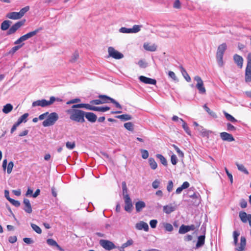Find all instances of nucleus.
<instances>
[{
  "label": "nucleus",
  "mask_w": 251,
  "mask_h": 251,
  "mask_svg": "<svg viewBox=\"0 0 251 251\" xmlns=\"http://www.w3.org/2000/svg\"><path fill=\"white\" fill-rule=\"evenodd\" d=\"M194 80L197 81L196 87L199 90V93L204 94L205 93L206 90L203 86V81L199 76H196L194 77Z\"/></svg>",
  "instance_id": "nucleus-7"
},
{
  "label": "nucleus",
  "mask_w": 251,
  "mask_h": 251,
  "mask_svg": "<svg viewBox=\"0 0 251 251\" xmlns=\"http://www.w3.org/2000/svg\"><path fill=\"white\" fill-rule=\"evenodd\" d=\"M189 197L193 199H196L197 200L195 202L197 204H199L200 201H199V198L200 197V195L199 193H194L192 195H189Z\"/></svg>",
  "instance_id": "nucleus-49"
},
{
  "label": "nucleus",
  "mask_w": 251,
  "mask_h": 251,
  "mask_svg": "<svg viewBox=\"0 0 251 251\" xmlns=\"http://www.w3.org/2000/svg\"><path fill=\"white\" fill-rule=\"evenodd\" d=\"M226 43H223L219 45L218 47L216 55L223 56L224 52L226 49Z\"/></svg>",
  "instance_id": "nucleus-18"
},
{
  "label": "nucleus",
  "mask_w": 251,
  "mask_h": 251,
  "mask_svg": "<svg viewBox=\"0 0 251 251\" xmlns=\"http://www.w3.org/2000/svg\"><path fill=\"white\" fill-rule=\"evenodd\" d=\"M203 108L205 110V111L211 116L213 117H215L216 116V114L214 112H213L212 111H211L209 108H208L206 104H204L203 105Z\"/></svg>",
  "instance_id": "nucleus-53"
},
{
  "label": "nucleus",
  "mask_w": 251,
  "mask_h": 251,
  "mask_svg": "<svg viewBox=\"0 0 251 251\" xmlns=\"http://www.w3.org/2000/svg\"><path fill=\"white\" fill-rule=\"evenodd\" d=\"M25 20L17 22L13 25L7 32V35H11L14 33L19 28H20L25 23Z\"/></svg>",
  "instance_id": "nucleus-8"
},
{
  "label": "nucleus",
  "mask_w": 251,
  "mask_h": 251,
  "mask_svg": "<svg viewBox=\"0 0 251 251\" xmlns=\"http://www.w3.org/2000/svg\"><path fill=\"white\" fill-rule=\"evenodd\" d=\"M149 163L151 168L152 170H155L157 167V164L154 158L150 157L149 159Z\"/></svg>",
  "instance_id": "nucleus-35"
},
{
  "label": "nucleus",
  "mask_w": 251,
  "mask_h": 251,
  "mask_svg": "<svg viewBox=\"0 0 251 251\" xmlns=\"http://www.w3.org/2000/svg\"><path fill=\"white\" fill-rule=\"evenodd\" d=\"M28 114L27 113L24 114L22 116H21L18 120L17 123L20 125L22 123H25L27 121V118L28 116Z\"/></svg>",
  "instance_id": "nucleus-33"
},
{
  "label": "nucleus",
  "mask_w": 251,
  "mask_h": 251,
  "mask_svg": "<svg viewBox=\"0 0 251 251\" xmlns=\"http://www.w3.org/2000/svg\"><path fill=\"white\" fill-rule=\"evenodd\" d=\"M203 232L204 234L202 235H201L198 237V241L196 245V249H198L202 246H203L205 243V227H203Z\"/></svg>",
  "instance_id": "nucleus-11"
},
{
  "label": "nucleus",
  "mask_w": 251,
  "mask_h": 251,
  "mask_svg": "<svg viewBox=\"0 0 251 251\" xmlns=\"http://www.w3.org/2000/svg\"><path fill=\"white\" fill-rule=\"evenodd\" d=\"M31 226L36 233L38 234H41L42 233L41 228L37 225L34 224H31Z\"/></svg>",
  "instance_id": "nucleus-44"
},
{
  "label": "nucleus",
  "mask_w": 251,
  "mask_h": 251,
  "mask_svg": "<svg viewBox=\"0 0 251 251\" xmlns=\"http://www.w3.org/2000/svg\"><path fill=\"white\" fill-rule=\"evenodd\" d=\"M99 244L101 247L107 251L117 248V247L112 241L107 240L101 239L100 240Z\"/></svg>",
  "instance_id": "nucleus-5"
},
{
  "label": "nucleus",
  "mask_w": 251,
  "mask_h": 251,
  "mask_svg": "<svg viewBox=\"0 0 251 251\" xmlns=\"http://www.w3.org/2000/svg\"><path fill=\"white\" fill-rule=\"evenodd\" d=\"M143 47L146 50L150 51H154L157 49V47L155 44L150 45L147 43H144Z\"/></svg>",
  "instance_id": "nucleus-24"
},
{
  "label": "nucleus",
  "mask_w": 251,
  "mask_h": 251,
  "mask_svg": "<svg viewBox=\"0 0 251 251\" xmlns=\"http://www.w3.org/2000/svg\"><path fill=\"white\" fill-rule=\"evenodd\" d=\"M220 136L221 138L225 141L232 142L235 140L233 136L226 132H223L220 133Z\"/></svg>",
  "instance_id": "nucleus-9"
},
{
  "label": "nucleus",
  "mask_w": 251,
  "mask_h": 251,
  "mask_svg": "<svg viewBox=\"0 0 251 251\" xmlns=\"http://www.w3.org/2000/svg\"><path fill=\"white\" fill-rule=\"evenodd\" d=\"M140 151L142 154V157L143 159H147L149 157V152L147 150L141 149Z\"/></svg>",
  "instance_id": "nucleus-51"
},
{
  "label": "nucleus",
  "mask_w": 251,
  "mask_h": 251,
  "mask_svg": "<svg viewBox=\"0 0 251 251\" xmlns=\"http://www.w3.org/2000/svg\"><path fill=\"white\" fill-rule=\"evenodd\" d=\"M176 207L172 204L167 205L163 206V211L166 214H170L176 210Z\"/></svg>",
  "instance_id": "nucleus-23"
},
{
  "label": "nucleus",
  "mask_w": 251,
  "mask_h": 251,
  "mask_svg": "<svg viewBox=\"0 0 251 251\" xmlns=\"http://www.w3.org/2000/svg\"><path fill=\"white\" fill-rule=\"evenodd\" d=\"M239 216L240 220L243 223H247L249 219V214H247L244 211H241L239 212Z\"/></svg>",
  "instance_id": "nucleus-28"
},
{
  "label": "nucleus",
  "mask_w": 251,
  "mask_h": 251,
  "mask_svg": "<svg viewBox=\"0 0 251 251\" xmlns=\"http://www.w3.org/2000/svg\"><path fill=\"white\" fill-rule=\"evenodd\" d=\"M246 246V239L245 236H242L240 238V242L239 246L235 248L238 251H244Z\"/></svg>",
  "instance_id": "nucleus-13"
},
{
  "label": "nucleus",
  "mask_w": 251,
  "mask_h": 251,
  "mask_svg": "<svg viewBox=\"0 0 251 251\" xmlns=\"http://www.w3.org/2000/svg\"><path fill=\"white\" fill-rule=\"evenodd\" d=\"M247 64L245 71V81L250 82L251 81V53H249L247 56Z\"/></svg>",
  "instance_id": "nucleus-3"
},
{
  "label": "nucleus",
  "mask_w": 251,
  "mask_h": 251,
  "mask_svg": "<svg viewBox=\"0 0 251 251\" xmlns=\"http://www.w3.org/2000/svg\"><path fill=\"white\" fill-rule=\"evenodd\" d=\"M189 231L190 230L188 226L182 225L179 228L178 233L179 234H183Z\"/></svg>",
  "instance_id": "nucleus-32"
},
{
  "label": "nucleus",
  "mask_w": 251,
  "mask_h": 251,
  "mask_svg": "<svg viewBox=\"0 0 251 251\" xmlns=\"http://www.w3.org/2000/svg\"><path fill=\"white\" fill-rule=\"evenodd\" d=\"M13 105L10 103H7L4 105L2 108V112L5 114H8L13 109Z\"/></svg>",
  "instance_id": "nucleus-30"
},
{
  "label": "nucleus",
  "mask_w": 251,
  "mask_h": 251,
  "mask_svg": "<svg viewBox=\"0 0 251 251\" xmlns=\"http://www.w3.org/2000/svg\"><path fill=\"white\" fill-rule=\"evenodd\" d=\"M137 64L141 68H145L147 66V64L143 60H139Z\"/></svg>",
  "instance_id": "nucleus-64"
},
{
  "label": "nucleus",
  "mask_w": 251,
  "mask_h": 251,
  "mask_svg": "<svg viewBox=\"0 0 251 251\" xmlns=\"http://www.w3.org/2000/svg\"><path fill=\"white\" fill-rule=\"evenodd\" d=\"M84 117L87 119V120L91 123H95L97 119V115L92 112H85Z\"/></svg>",
  "instance_id": "nucleus-16"
},
{
  "label": "nucleus",
  "mask_w": 251,
  "mask_h": 251,
  "mask_svg": "<svg viewBox=\"0 0 251 251\" xmlns=\"http://www.w3.org/2000/svg\"><path fill=\"white\" fill-rule=\"evenodd\" d=\"M124 127L129 131H133L134 130V125L131 122L124 124Z\"/></svg>",
  "instance_id": "nucleus-41"
},
{
  "label": "nucleus",
  "mask_w": 251,
  "mask_h": 251,
  "mask_svg": "<svg viewBox=\"0 0 251 251\" xmlns=\"http://www.w3.org/2000/svg\"><path fill=\"white\" fill-rule=\"evenodd\" d=\"M180 121L182 122V126L183 129L188 135H190L191 131L190 130L187 124L186 123V122L182 119H180Z\"/></svg>",
  "instance_id": "nucleus-36"
},
{
  "label": "nucleus",
  "mask_w": 251,
  "mask_h": 251,
  "mask_svg": "<svg viewBox=\"0 0 251 251\" xmlns=\"http://www.w3.org/2000/svg\"><path fill=\"white\" fill-rule=\"evenodd\" d=\"M59 116L57 113L52 112L48 115L47 118L43 122L42 125L44 127L53 126L58 120Z\"/></svg>",
  "instance_id": "nucleus-2"
},
{
  "label": "nucleus",
  "mask_w": 251,
  "mask_h": 251,
  "mask_svg": "<svg viewBox=\"0 0 251 251\" xmlns=\"http://www.w3.org/2000/svg\"><path fill=\"white\" fill-rule=\"evenodd\" d=\"M135 227L138 230H144L148 231L149 227L148 224L144 221H140L135 225Z\"/></svg>",
  "instance_id": "nucleus-12"
},
{
  "label": "nucleus",
  "mask_w": 251,
  "mask_h": 251,
  "mask_svg": "<svg viewBox=\"0 0 251 251\" xmlns=\"http://www.w3.org/2000/svg\"><path fill=\"white\" fill-rule=\"evenodd\" d=\"M108 55L115 59H120L124 57L123 53L116 50L113 47H109L108 48Z\"/></svg>",
  "instance_id": "nucleus-6"
},
{
  "label": "nucleus",
  "mask_w": 251,
  "mask_h": 251,
  "mask_svg": "<svg viewBox=\"0 0 251 251\" xmlns=\"http://www.w3.org/2000/svg\"><path fill=\"white\" fill-rule=\"evenodd\" d=\"M105 101L103 100L101 101L100 99V100H92L90 101V103L92 104L99 105L101 104H103Z\"/></svg>",
  "instance_id": "nucleus-58"
},
{
  "label": "nucleus",
  "mask_w": 251,
  "mask_h": 251,
  "mask_svg": "<svg viewBox=\"0 0 251 251\" xmlns=\"http://www.w3.org/2000/svg\"><path fill=\"white\" fill-rule=\"evenodd\" d=\"M24 204V207L23 209L27 213H31L32 211V207L29 200L25 199L23 201Z\"/></svg>",
  "instance_id": "nucleus-14"
},
{
  "label": "nucleus",
  "mask_w": 251,
  "mask_h": 251,
  "mask_svg": "<svg viewBox=\"0 0 251 251\" xmlns=\"http://www.w3.org/2000/svg\"><path fill=\"white\" fill-rule=\"evenodd\" d=\"M223 56L216 55V59L218 65L220 67H222L224 65V61L223 60Z\"/></svg>",
  "instance_id": "nucleus-48"
},
{
  "label": "nucleus",
  "mask_w": 251,
  "mask_h": 251,
  "mask_svg": "<svg viewBox=\"0 0 251 251\" xmlns=\"http://www.w3.org/2000/svg\"><path fill=\"white\" fill-rule=\"evenodd\" d=\"M139 79L140 81L145 84L155 85L156 83V80L155 79L147 77L145 76L141 75L139 76Z\"/></svg>",
  "instance_id": "nucleus-10"
},
{
  "label": "nucleus",
  "mask_w": 251,
  "mask_h": 251,
  "mask_svg": "<svg viewBox=\"0 0 251 251\" xmlns=\"http://www.w3.org/2000/svg\"><path fill=\"white\" fill-rule=\"evenodd\" d=\"M156 157L160 160V162L164 166L167 165V161L166 159L160 154H157Z\"/></svg>",
  "instance_id": "nucleus-38"
},
{
  "label": "nucleus",
  "mask_w": 251,
  "mask_h": 251,
  "mask_svg": "<svg viewBox=\"0 0 251 251\" xmlns=\"http://www.w3.org/2000/svg\"><path fill=\"white\" fill-rule=\"evenodd\" d=\"M29 10V7L28 6H26L23 8H22L20 11L19 12V14L22 18L25 14Z\"/></svg>",
  "instance_id": "nucleus-46"
},
{
  "label": "nucleus",
  "mask_w": 251,
  "mask_h": 251,
  "mask_svg": "<svg viewBox=\"0 0 251 251\" xmlns=\"http://www.w3.org/2000/svg\"><path fill=\"white\" fill-rule=\"evenodd\" d=\"M168 75H169V77L172 78L174 80H175V81L177 80V78L176 75V74L173 71H169L168 73Z\"/></svg>",
  "instance_id": "nucleus-62"
},
{
  "label": "nucleus",
  "mask_w": 251,
  "mask_h": 251,
  "mask_svg": "<svg viewBox=\"0 0 251 251\" xmlns=\"http://www.w3.org/2000/svg\"><path fill=\"white\" fill-rule=\"evenodd\" d=\"M142 27L141 25H134L131 28V32L134 33L138 32L140 31Z\"/></svg>",
  "instance_id": "nucleus-43"
},
{
  "label": "nucleus",
  "mask_w": 251,
  "mask_h": 251,
  "mask_svg": "<svg viewBox=\"0 0 251 251\" xmlns=\"http://www.w3.org/2000/svg\"><path fill=\"white\" fill-rule=\"evenodd\" d=\"M14 166V163L12 161H10L9 162L7 165V173L8 174H10L12 170V169Z\"/></svg>",
  "instance_id": "nucleus-55"
},
{
  "label": "nucleus",
  "mask_w": 251,
  "mask_h": 251,
  "mask_svg": "<svg viewBox=\"0 0 251 251\" xmlns=\"http://www.w3.org/2000/svg\"><path fill=\"white\" fill-rule=\"evenodd\" d=\"M227 130L228 131H234L236 130V128L230 123L226 124Z\"/></svg>",
  "instance_id": "nucleus-56"
},
{
  "label": "nucleus",
  "mask_w": 251,
  "mask_h": 251,
  "mask_svg": "<svg viewBox=\"0 0 251 251\" xmlns=\"http://www.w3.org/2000/svg\"><path fill=\"white\" fill-rule=\"evenodd\" d=\"M12 22L9 20H5L1 24L0 28L2 30L5 31L8 29Z\"/></svg>",
  "instance_id": "nucleus-29"
},
{
  "label": "nucleus",
  "mask_w": 251,
  "mask_h": 251,
  "mask_svg": "<svg viewBox=\"0 0 251 251\" xmlns=\"http://www.w3.org/2000/svg\"><path fill=\"white\" fill-rule=\"evenodd\" d=\"M110 102L115 104V106L117 108H118L120 109H121L122 108V106L120 104V103L118 102H117V101H116L113 98H111V99H110Z\"/></svg>",
  "instance_id": "nucleus-60"
},
{
  "label": "nucleus",
  "mask_w": 251,
  "mask_h": 251,
  "mask_svg": "<svg viewBox=\"0 0 251 251\" xmlns=\"http://www.w3.org/2000/svg\"><path fill=\"white\" fill-rule=\"evenodd\" d=\"M197 130L201 133L202 136L206 137L207 138L209 137V134L212 132V131L204 128L202 126H199Z\"/></svg>",
  "instance_id": "nucleus-20"
},
{
  "label": "nucleus",
  "mask_w": 251,
  "mask_h": 251,
  "mask_svg": "<svg viewBox=\"0 0 251 251\" xmlns=\"http://www.w3.org/2000/svg\"><path fill=\"white\" fill-rule=\"evenodd\" d=\"M79 57V54L77 51L75 52V53L73 54L70 60V61L72 63H74L77 61Z\"/></svg>",
  "instance_id": "nucleus-45"
},
{
  "label": "nucleus",
  "mask_w": 251,
  "mask_h": 251,
  "mask_svg": "<svg viewBox=\"0 0 251 251\" xmlns=\"http://www.w3.org/2000/svg\"><path fill=\"white\" fill-rule=\"evenodd\" d=\"M122 186L123 196L124 199H125L126 198H130V197L127 193L128 190L127 188L126 182L125 181L122 182Z\"/></svg>",
  "instance_id": "nucleus-22"
},
{
  "label": "nucleus",
  "mask_w": 251,
  "mask_h": 251,
  "mask_svg": "<svg viewBox=\"0 0 251 251\" xmlns=\"http://www.w3.org/2000/svg\"><path fill=\"white\" fill-rule=\"evenodd\" d=\"M224 114L225 117L228 121H229L233 123H235L237 122V120L235 118H234L232 115L228 114V113L224 111Z\"/></svg>",
  "instance_id": "nucleus-34"
},
{
  "label": "nucleus",
  "mask_w": 251,
  "mask_h": 251,
  "mask_svg": "<svg viewBox=\"0 0 251 251\" xmlns=\"http://www.w3.org/2000/svg\"><path fill=\"white\" fill-rule=\"evenodd\" d=\"M23 44L14 46L9 51V53L12 54H14L16 51L20 49L23 46Z\"/></svg>",
  "instance_id": "nucleus-50"
},
{
  "label": "nucleus",
  "mask_w": 251,
  "mask_h": 251,
  "mask_svg": "<svg viewBox=\"0 0 251 251\" xmlns=\"http://www.w3.org/2000/svg\"><path fill=\"white\" fill-rule=\"evenodd\" d=\"M160 183H161L160 180H159L158 179H156L152 182V187L154 189H157L159 187Z\"/></svg>",
  "instance_id": "nucleus-47"
},
{
  "label": "nucleus",
  "mask_w": 251,
  "mask_h": 251,
  "mask_svg": "<svg viewBox=\"0 0 251 251\" xmlns=\"http://www.w3.org/2000/svg\"><path fill=\"white\" fill-rule=\"evenodd\" d=\"M145 207L146 204L143 201H139L135 203L136 210L137 212L141 211Z\"/></svg>",
  "instance_id": "nucleus-27"
},
{
  "label": "nucleus",
  "mask_w": 251,
  "mask_h": 251,
  "mask_svg": "<svg viewBox=\"0 0 251 251\" xmlns=\"http://www.w3.org/2000/svg\"><path fill=\"white\" fill-rule=\"evenodd\" d=\"M240 235V233L237 231H234L233 232V244L234 245L237 246L238 244V239Z\"/></svg>",
  "instance_id": "nucleus-40"
},
{
  "label": "nucleus",
  "mask_w": 251,
  "mask_h": 251,
  "mask_svg": "<svg viewBox=\"0 0 251 251\" xmlns=\"http://www.w3.org/2000/svg\"><path fill=\"white\" fill-rule=\"evenodd\" d=\"M233 59L237 66L241 68L243 67V59L242 57L238 54H235L233 56Z\"/></svg>",
  "instance_id": "nucleus-19"
},
{
  "label": "nucleus",
  "mask_w": 251,
  "mask_h": 251,
  "mask_svg": "<svg viewBox=\"0 0 251 251\" xmlns=\"http://www.w3.org/2000/svg\"><path fill=\"white\" fill-rule=\"evenodd\" d=\"M119 31L121 33H132L131 32V28H127L124 27H121L119 29Z\"/></svg>",
  "instance_id": "nucleus-54"
},
{
  "label": "nucleus",
  "mask_w": 251,
  "mask_h": 251,
  "mask_svg": "<svg viewBox=\"0 0 251 251\" xmlns=\"http://www.w3.org/2000/svg\"><path fill=\"white\" fill-rule=\"evenodd\" d=\"M47 243L50 246L57 247V248L60 251L63 250L61 247L57 243V242L52 239L50 238L47 239Z\"/></svg>",
  "instance_id": "nucleus-25"
},
{
  "label": "nucleus",
  "mask_w": 251,
  "mask_h": 251,
  "mask_svg": "<svg viewBox=\"0 0 251 251\" xmlns=\"http://www.w3.org/2000/svg\"><path fill=\"white\" fill-rule=\"evenodd\" d=\"M236 165L237 166V167L239 171L243 172L244 173H245L246 175L249 174V173L248 171L247 170V169L245 167V166L243 164L236 163Z\"/></svg>",
  "instance_id": "nucleus-37"
},
{
  "label": "nucleus",
  "mask_w": 251,
  "mask_h": 251,
  "mask_svg": "<svg viewBox=\"0 0 251 251\" xmlns=\"http://www.w3.org/2000/svg\"><path fill=\"white\" fill-rule=\"evenodd\" d=\"M99 98L101 100V101L103 100L105 101L104 103H108V100L110 101V99H111V98L106 96V95H100L99 96Z\"/></svg>",
  "instance_id": "nucleus-42"
},
{
  "label": "nucleus",
  "mask_w": 251,
  "mask_h": 251,
  "mask_svg": "<svg viewBox=\"0 0 251 251\" xmlns=\"http://www.w3.org/2000/svg\"><path fill=\"white\" fill-rule=\"evenodd\" d=\"M9 201L15 207H19L20 205V202L18 201L15 200L14 199L9 200Z\"/></svg>",
  "instance_id": "nucleus-59"
},
{
  "label": "nucleus",
  "mask_w": 251,
  "mask_h": 251,
  "mask_svg": "<svg viewBox=\"0 0 251 251\" xmlns=\"http://www.w3.org/2000/svg\"><path fill=\"white\" fill-rule=\"evenodd\" d=\"M124 200L125 203V210L128 212H131L132 208L133 207L131 199L130 198H126Z\"/></svg>",
  "instance_id": "nucleus-15"
},
{
  "label": "nucleus",
  "mask_w": 251,
  "mask_h": 251,
  "mask_svg": "<svg viewBox=\"0 0 251 251\" xmlns=\"http://www.w3.org/2000/svg\"><path fill=\"white\" fill-rule=\"evenodd\" d=\"M32 106H41L42 107L48 106L47 104V100L45 99H42L33 101L32 103Z\"/></svg>",
  "instance_id": "nucleus-17"
},
{
  "label": "nucleus",
  "mask_w": 251,
  "mask_h": 251,
  "mask_svg": "<svg viewBox=\"0 0 251 251\" xmlns=\"http://www.w3.org/2000/svg\"><path fill=\"white\" fill-rule=\"evenodd\" d=\"M172 146L175 149V150L176 151V152L177 153V154H178V155L179 156L183 157V156H184L183 152L177 147V146H176V145H175L174 144H173L172 145Z\"/></svg>",
  "instance_id": "nucleus-52"
},
{
  "label": "nucleus",
  "mask_w": 251,
  "mask_h": 251,
  "mask_svg": "<svg viewBox=\"0 0 251 251\" xmlns=\"http://www.w3.org/2000/svg\"><path fill=\"white\" fill-rule=\"evenodd\" d=\"M116 117L122 121H126L132 119V116L129 114H123L116 116Z\"/></svg>",
  "instance_id": "nucleus-31"
},
{
  "label": "nucleus",
  "mask_w": 251,
  "mask_h": 251,
  "mask_svg": "<svg viewBox=\"0 0 251 251\" xmlns=\"http://www.w3.org/2000/svg\"><path fill=\"white\" fill-rule=\"evenodd\" d=\"M162 224L166 231L171 232L173 230L174 227L171 224L168 223H163Z\"/></svg>",
  "instance_id": "nucleus-39"
},
{
  "label": "nucleus",
  "mask_w": 251,
  "mask_h": 251,
  "mask_svg": "<svg viewBox=\"0 0 251 251\" xmlns=\"http://www.w3.org/2000/svg\"><path fill=\"white\" fill-rule=\"evenodd\" d=\"M173 183L172 180H170L168 182V185L167 186V189L169 192H170L173 190Z\"/></svg>",
  "instance_id": "nucleus-63"
},
{
  "label": "nucleus",
  "mask_w": 251,
  "mask_h": 251,
  "mask_svg": "<svg viewBox=\"0 0 251 251\" xmlns=\"http://www.w3.org/2000/svg\"><path fill=\"white\" fill-rule=\"evenodd\" d=\"M41 29H42L41 28H38L33 31L30 32L22 36L18 40H17L16 41H15L14 44H15V45L19 44L21 42L26 41V40L28 39L29 38L36 35Z\"/></svg>",
  "instance_id": "nucleus-4"
},
{
  "label": "nucleus",
  "mask_w": 251,
  "mask_h": 251,
  "mask_svg": "<svg viewBox=\"0 0 251 251\" xmlns=\"http://www.w3.org/2000/svg\"><path fill=\"white\" fill-rule=\"evenodd\" d=\"M157 221L156 220H151L150 222V225L151 228H154L156 227Z\"/></svg>",
  "instance_id": "nucleus-61"
},
{
  "label": "nucleus",
  "mask_w": 251,
  "mask_h": 251,
  "mask_svg": "<svg viewBox=\"0 0 251 251\" xmlns=\"http://www.w3.org/2000/svg\"><path fill=\"white\" fill-rule=\"evenodd\" d=\"M6 18L12 19V20H18L21 18L19 13L16 12H12L7 14L6 16Z\"/></svg>",
  "instance_id": "nucleus-21"
},
{
  "label": "nucleus",
  "mask_w": 251,
  "mask_h": 251,
  "mask_svg": "<svg viewBox=\"0 0 251 251\" xmlns=\"http://www.w3.org/2000/svg\"><path fill=\"white\" fill-rule=\"evenodd\" d=\"M66 112L70 115V119L71 120L81 123L85 122L84 114L85 112L83 110L71 108L68 109Z\"/></svg>",
  "instance_id": "nucleus-1"
},
{
  "label": "nucleus",
  "mask_w": 251,
  "mask_h": 251,
  "mask_svg": "<svg viewBox=\"0 0 251 251\" xmlns=\"http://www.w3.org/2000/svg\"><path fill=\"white\" fill-rule=\"evenodd\" d=\"M66 146L68 149L72 150L75 147V144L74 142H67L66 144Z\"/></svg>",
  "instance_id": "nucleus-57"
},
{
  "label": "nucleus",
  "mask_w": 251,
  "mask_h": 251,
  "mask_svg": "<svg viewBox=\"0 0 251 251\" xmlns=\"http://www.w3.org/2000/svg\"><path fill=\"white\" fill-rule=\"evenodd\" d=\"M179 69H180V70L181 71V73L182 75L183 76V77H184L185 80L187 82L191 81V77L187 73V72H186V70L182 66H180L179 67Z\"/></svg>",
  "instance_id": "nucleus-26"
}]
</instances>
